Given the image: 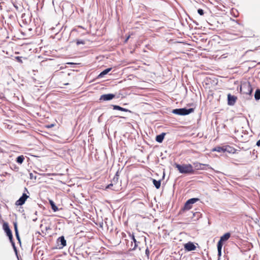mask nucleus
Segmentation results:
<instances>
[{"label": "nucleus", "instance_id": "f257e3e1", "mask_svg": "<svg viewBox=\"0 0 260 260\" xmlns=\"http://www.w3.org/2000/svg\"><path fill=\"white\" fill-rule=\"evenodd\" d=\"M174 166L179 173L185 174H193L194 173V170L193 166L190 164H183L180 165L177 163L174 164Z\"/></svg>", "mask_w": 260, "mask_h": 260}, {"label": "nucleus", "instance_id": "f03ea898", "mask_svg": "<svg viewBox=\"0 0 260 260\" xmlns=\"http://www.w3.org/2000/svg\"><path fill=\"white\" fill-rule=\"evenodd\" d=\"M231 237L230 233H226L220 237L219 241L217 243L218 255L220 256L221 254V249L223 246V242L227 241Z\"/></svg>", "mask_w": 260, "mask_h": 260}, {"label": "nucleus", "instance_id": "7ed1b4c3", "mask_svg": "<svg viewBox=\"0 0 260 260\" xmlns=\"http://www.w3.org/2000/svg\"><path fill=\"white\" fill-rule=\"evenodd\" d=\"M240 91L244 94H251L252 92V88L250 83H245L240 87Z\"/></svg>", "mask_w": 260, "mask_h": 260}, {"label": "nucleus", "instance_id": "20e7f679", "mask_svg": "<svg viewBox=\"0 0 260 260\" xmlns=\"http://www.w3.org/2000/svg\"><path fill=\"white\" fill-rule=\"evenodd\" d=\"M194 111L193 108H190L187 109L186 108L176 109L173 110V113L180 115H188Z\"/></svg>", "mask_w": 260, "mask_h": 260}, {"label": "nucleus", "instance_id": "39448f33", "mask_svg": "<svg viewBox=\"0 0 260 260\" xmlns=\"http://www.w3.org/2000/svg\"><path fill=\"white\" fill-rule=\"evenodd\" d=\"M3 229L6 232L7 235L8 236L9 239L12 244L14 245V243L13 242V235L12 232L9 228V224L7 222H4L3 225Z\"/></svg>", "mask_w": 260, "mask_h": 260}, {"label": "nucleus", "instance_id": "423d86ee", "mask_svg": "<svg viewBox=\"0 0 260 260\" xmlns=\"http://www.w3.org/2000/svg\"><path fill=\"white\" fill-rule=\"evenodd\" d=\"M199 200V199L198 198H192L189 199L185 203L183 207V210H186L190 209L192 208V205L197 202V201H198Z\"/></svg>", "mask_w": 260, "mask_h": 260}, {"label": "nucleus", "instance_id": "0eeeda50", "mask_svg": "<svg viewBox=\"0 0 260 260\" xmlns=\"http://www.w3.org/2000/svg\"><path fill=\"white\" fill-rule=\"evenodd\" d=\"M118 176H115L113 179L112 183H110V184H109L107 186L106 188H110L113 190L117 191L118 190V189L117 188V187H116V182L118 181Z\"/></svg>", "mask_w": 260, "mask_h": 260}, {"label": "nucleus", "instance_id": "6e6552de", "mask_svg": "<svg viewBox=\"0 0 260 260\" xmlns=\"http://www.w3.org/2000/svg\"><path fill=\"white\" fill-rule=\"evenodd\" d=\"M28 198V196L26 193H23L19 199L16 202L15 205L17 206L23 205Z\"/></svg>", "mask_w": 260, "mask_h": 260}, {"label": "nucleus", "instance_id": "1a4fd4ad", "mask_svg": "<svg viewBox=\"0 0 260 260\" xmlns=\"http://www.w3.org/2000/svg\"><path fill=\"white\" fill-rule=\"evenodd\" d=\"M193 165L195 167V169L197 170H205V167H207L209 168V165L208 164H203L200 162H196L193 163Z\"/></svg>", "mask_w": 260, "mask_h": 260}, {"label": "nucleus", "instance_id": "9d476101", "mask_svg": "<svg viewBox=\"0 0 260 260\" xmlns=\"http://www.w3.org/2000/svg\"><path fill=\"white\" fill-rule=\"evenodd\" d=\"M237 99V98L235 95H232L231 94L228 95V105L233 106L234 105Z\"/></svg>", "mask_w": 260, "mask_h": 260}, {"label": "nucleus", "instance_id": "9b49d317", "mask_svg": "<svg viewBox=\"0 0 260 260\" xmlns=\"http://www.w3.org/2000/svg\"><path fill=\"white\" fill-rule=\"evenodd\" d=\"M115 96V95L114 94H103L101 95L100 98L101 100L103 101H109L113 99Z\"/></svg>", "mask_w": 260, "mask_h": 260}, {"label": "nucleus", "instance_id": "f8f14e48", "mask_svg": "<svg viewBox=\"0 0 260 260\" xmlns=\"http://www.w3.org/2000/svg\"><path fill=\"white\" fill-rule=\"evenodd\" d=\"M184 248L187 251L194 250L196 248V246L190 242H189L184 245Z\"/></svg>", "mask_w": 260, "mask_h": 260}, {"label": "nucleus", "instance_id": "ddd939ff", "mask_svg": "<svg viewBox=\"0 0 260 260\" xmlns=\"http://www.w3.org/2000/svg\"><path fill=\"white\" fill-rule=\"evenodd\" d=\"M237 151V149L230 145L224 146V152H227L229 153H235Z\"/></svg>", "mask_w": 260, "mask_h": 260}, {"label": "nucleus", "instance_id": "4468645a", "mask_svg": "<svg viewBox=\"0 0 260 260\" xmlns=\"http://www.w3.org/2000/svg\"><path fill=\"white\" fill-rule=\"evenodd\" d=\"M57 242H60L61 248H62L66 245V240L63 236L59 237L57 239Z\"/></svg>", "mask_w": 260, "mask_h": 260}, {"label": "nucleus", "instance_id": "2eb2a0df", "mask_svg": "<svg viewBox=\"0 0 260 260\" xmlns=\"http://www.w3.org/2000/svg\"><path fill=\"white\" fill-rule=\"evenodd\" d=\"M212 152L217 151L218 152H224V146H216L212 149Z\"/></svg>", "mask_w": 260, "mask_h": 260}, {"label": "nucleus", "instance_id": "dca6fc26", "mask_svg": "<svg viewBox=\"0 0 260 260\" xmlns=\"http://www.w3.org/2000/svg\"><path fill=\"white\" fill-rule=\"evenodd\" d=\"M165 133H162L159 135L156 136L155 140L157 142L161 143L164 139Z\"/></svg>", "mask_w": 260, "mask_h": 260}, {"label": "nucleus", "instance_id": "f3484780", "mask_svg": "<svg viewBox=\"0 0 260 260\" xmlns=\"http://www.w3.org/2000/svg\"><path fill=\"white\" fill-rule=\"evenodd\" d=\"M113 109L114 110H119V111H124V112H127V111H129L128 110L126 109H125V108H123L122 107H121L119 106H117V105H114L113 106Z\"/></svg>", "mask_w": 260, "mask_h": 260}, {"label": "nucleus", "instance_id": "a211bd4d", "mask_svg": "<svg viewBox=\"0 0 260 260\" xmlns=\"http://www.w3.org/2000/svg\"><path fill=\"white\" fill-rule=\"evenodd\" d=\"M49 204L51 206V209L53 210V211L56 212L58 210V208L55 205L54 202L52 200H49Z\"/></svg>", "mask_w": 260, "mask_h": 260}, {"label": "nucleus", "instance_id": "6ab92c4d", "mask_svg": "<svg viewBox=\"0 0 260 260\" xmlns=\"http://www.w3.org/2000/svg\"><path fill=\"white\" fill-rule=\"evenodd\" d=\"M153 184L154 185V186H155V187L157 188V189H158L160 188V180H158V181H157L155 179H153Z\"/></svg>", "mask_w": 260, "mask_h": 260}, {"label": "nucleus", "instance_id": "aec40b11", "mask_svg": "<svg viewBox=\"0 0 260 260\" xmlns=\"http://www.w3.org/2000/svg\"><path fill=\"white\" fill-rule=\"evenodd\" d=\"M24 160V157L23 156V155H20V156H19L18 157H17L16 161L18 164H21L23 162Z\"/></svg>", "mask_w": 260, "mask_h": 260}, {"label": "nucleus", "instance_id": "412c9836", "mask_svg": "<svg viewBox=\"0 0 260 260\" xmlns=\"http://www.w3.org/2000/svg\"><path fill=\"white\" fill-rule=\"evenodd\" d=\"M111 70V68H108V69L105 70L104 71H103V72H102L100 73L99 76L103 77L104 75L108 74Z\"/></svg>", "mask_w": 260, "mask_h": 260}, {"label": "nucleus", "instance_id": "4be33fe9", "mask_svg": "<svg viewBox=\"0 0 260 260\" xmlns=\"http://www.w3.org/2000/svg\"><path fill=\"white\" fill-rule=\"evenodd\" d=\"M254 98L256 100L260 99V89H256L254 94Z\"/></svg>", "mask_w": 260, "mask_h": 260}, {"label": "nucleus", "instance_id": "5701e85b", "mask_svg": "<svg viewBox=\"0 0 260 260\" xmlns=\"http://www.w3.org/2000/svg\"><path fill=\"white\" fill-rule=\"evenodd\" d=\"M132 239L133 240V241L135 243V245H134V246L133 248H132V249L135 250L137 247V244H136L137 241H136V239L135 238V236L134 235L132 236Z\"/></svg>", "mask_w": 260, "mask_h": 260}, {"label": "nucleus", "instance_id": "b1692460", "mask_svg": "<svg viewBox=\"0 0 260 260\" xmlns=\"http://www.w3.org/2000/svg\"><path fill=\"white\" fill-rule=\"evenodd\" d=\"M76 44L77 45H79L80 44H85V41L84 40H76Z\"/></svg>", "mask_w": 260, "mask_h": 260}, {"label": "nucleus", "instance_id": "393cba45", "mask_svg": "<svg viewBox=\"0 0 260 260\" xmlns=\"http://www.w3.org/2000/svg\"><path fill=\"white\" fill-rule=\"evenodd\" d=\"M198 12L200 15H203L204 14V10L201 9H198Z\"/></svg>", "mask_w": 260, "mask_h": 260}, {"label": "nucleus", "instance_id": "a878e982", "mask_svg": "<svg viewBox=\"0 0 260 260\" xmlns=\"http://www.w3.org/2000/svg\"><path fill=\"white\" fill-rule=\"evenodd\" d=\"M14 226L15 232V233L18 232V228H17V224L16 222H14Z\"/></svg>", "mask_w": 260, "mask_h": 260}, {"label": "nucleus", "instance_id": "bb28decb", "mask_svg": "<svg viewBox=\"0 0 260 260\" xmlns=\"http://www.w3.org/2000/svg\"><path fill=\"white\" fill-rule=\"evenodd\" d=\"M16 59H17V60L19 62H22V60H21V57L20 56H17L16 57Z\"/></svg>", "mask_w": 260, "mask_h": 260}, {"label": "nucleus", "instance_id": "cd10ccee", "mask_svg": "<svg viewBox=\"0 0 260 260\" xmlns=\"http://www.w3.org/2000/svg\"><path fill=\"white\" fill-rule=\"evenodd\" d=\"M54 125H55L54 124H51L47 125L46 126V127L47 128H51V127H53Z\"/></svg>", "mask_w": 260, "mask_h": 260}, {"label": "nucleus", "instance_id": "c85d7f7f", "mask_svg": "<svg viewBox=\"0 0 260 260\" xmlns=\"http://www.w3.org/2000/svg\"><path fill=\"white\" fill-rule=\"evenodd\" d=\"M15 235L16 236V238L18 241H20V237L19 236L18 232L15 233Z\"/></svg>", "mask_w": 260, "mask_h": 260}, {"label": "nucleus", "instance_id": "c756f323", "mask_svg": "<svg viewBox=\"0 0 260 260\" xmlns=\"http://www.w3.org/2000/svg\"><path fill=\"white\" fill-rule=\"evenodd\" d=\"M256 145L258 147L260 146V139L257 142Z\"/></svg>", "mask_w": 260, "mask_h": 260}, {"label": "nucleus", "instance_id": "7c9ffc66", "mask_svg": "<svg viewBox=\"0 0 260 260\" xmlns=\"http://www.w3.org/2000/svg\"><path fill=\"white\" fill-rule=\"evenodd\" d=\"M130 38V35L128 36L126 38V39H125V43L127 42L128 40Z\"/></svg>", "mask_w": 260, "mask_h": 260}, {"label": "nucleus", "instance_id": "2f4dec72", "mask_svg": "<svg viewBox=\"0 0 260 260\" xmlns=\"http://www.w3.org/2000/svg\"><path fill=\"white\" fill-rule=\"evenodd\" d=\"M146 253H148V249L146 250Z\"/></svg>", "mask_w": 260, "mask_h": 260}, {"label": "nucleus", "instance_id": "473e14b6", "mask_svg": "<svg viewBox=\"0 0 260 260\" xmlns=\"http://www.w3.org/2000/svg\"><path fill=\"white\" fill-rule=\"evenodd\" d=\"M146 253H148V249L146 250Z\"/></svg>", "mask_w": 260, "mask_h": 260}, {"label": "nucleus", "instance_id": "72a5a7b5", "mask_svg": "<svg viewBox=\"0 0 260 260\" xmlns=\"http://www.w3.org/2000/svg\"><path fill=\"white\" fill-rule=\"evenodd\" d=\"M64 85H68L69 84L68 83H64Z\"/></svg>", "mask_w": 260, "mask_h": 260}]
</instances>
